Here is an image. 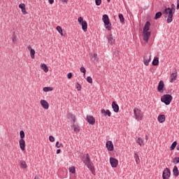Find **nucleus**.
I'll return each instance as SVG.
<instances>
[{
	"label": "nucleus",
	"mask_w": 179,
	"mask_h": 179,
	"mask_svg": "<svg viewBox=\"0 0 179 179\" xmlns=\"http://www.w3.org/2000/svg\"><path fill=\"white\" fill-rule=\"evenodd\" d=\"M63 3H68L69 0H60Z\"/></svg>",
	"instance_id": "nucleus-50"
},
{
	"label": "nucleus",
	"mask_w": 179,
	"mask_h": 179,
	"mask_svg": "<svg viewBox=\"0 0 179 179\" xmlns=\"http://www.w3.org/2000/svg\"><path fill=\"white\" fill-rule=\"evenodd\" d=\"M171 10L172 12L175 13L176 12V5L171 4Z\"/></svg>",
	"instance_id": "nucleus-47"
},
{
	"label": "nucleus",
	"mask_w": 179,
	"mask_h": 179,
	"mask_svg": "<svg viewBox=\"0 0 179 179\" xmlns=\"http://www.w3.org/2000/svg\"><path fill=\"white\" fill-rule=\"evenodd\" d=\"M163 15L165 17H167V23H171L173 22V16H174V11L171 8H167L163 11Z\"/></svg>",
	"instance_id": "nucleus-1"
},
{
	"label": "nucleus",
	"mask_w": 179,
	"mask_h": 179,
	"mask_svg": "<svg viewBox=\"0 0 179 179\" xmlns=\"http://www.w3.org/2000/svg\"><path fill=\"white\" fill-rule=\"evenodd\" d=\"M72 76H73L72 73H69L67 74V78L68 79H72Z\"/></svg>",
	"instance_id": "nucleus-48"
},
{
	"label": "nucleus",
	"mask_w": 179,
	"mask_h": 179,
	"mask_svg": "<svg viewBox=\"0 0 179 179\" xmlns=\"http://www.w3.org/2000/svg\"><path fill=\"white\" fill-rule=\"evenodd\" d=\"M19 8H20V9H21L22 14L27 15V11L26 10V4L20 3L19 5Z\"/></svg>",
	"instance_id": "nucleus-17"
},
{
	"label": "nucleus",
	"mask_w": 179,
	"mask_h": 179,
	"mask_svg": "<svg viewBox=\"0 0 179 179\" xmlns=\"http://www.w3.org/2000/svg\"><path fill=\"white\" fill-rule=\"evenodd\" d=\"M27 49L29 50V51H31V50H33L32 48H31V45H28L27 46Z\"/></svg>",
	"instance_id": "nucleus-53"
},
{
	"label": "nucleus",
	"mask_w": 179,
	"mask_h": 179,
	"mask_svg": "<svg viewBox=\"0 0 179 179\" xmlns=\"http://www.w3.org/2000/svg\"><path fill=\"white\" fill-rule=\"evenodd\" d=\"M95 3L96 6H100L101 5V0H95Z\"/></svg>",
	"instance_id": "nucleus-43"
},
{
	"label": "nucleus",
	"mask_w": 179,
	"mask_h": 179,
	"mask_svg": "<svg viewBox=\"0 0 179 179\" xmlns=\"http://www.w3.org/2000/svg\"><path fill=\"white\" fill-rule=\"evenodd\" d=\"M20 143V148L21 149V150L24 151L25 148H26V141H24V139H20L19 141Z\"/></svg>",
	"instance_id": "nucleus-16"
},
{
	"label": "nucleus",
	"mask_w": 179,
	"mask_h": 179,
	"mask_svg": "<svg viewBox=\"0 0 179 179\" xmlns=\"http://www.w3.org/2000/svg\"><path fill=\"white\" fill-rule=\"evenodd\" d=\"M136 143H138L140 146H145V143H143V139H142V138H138L136 140Z\"/></svg>",
	"instance_id": "nucleus-27"
},
{
	"label": "nucleus",
	"mask_w": 179,
	"mask_h": 179,
	"mask_svg": "<svg viewBox=\"0 0 179 179\" xmlns=\"http://www.w3.org/2000/svg\"><path fill=\"white\" fill-rule=\"evenodd\" d=\"M49 141L50 142H55V138H54V136H49Z\"/></svg>",
	"instance_id": "nucleus-46"
},
{
	"label": "nucleus",
	"mask_w": 179,
	"mask_h": 179,
	"mask_svg": "<svg viewBox=\"0 0 179 179\" xmlns=\"http://www.w3.org/2000/svg\"><path fill=\"white\" fill-rule=\"evenodd\" d=\"M59 153H61V150H60L59 149H58V150H57V155H59Z\"/></svg>",
	"instance_id": "nucleus-54"
},
{
	"label": "nucleus",
	"mask_w": 179,
	"mask_h": 179,
	"mask_svg": "<svg viewBox=\"0 0 179 179\" xmlns=\"http://www.w3.org/2000/svg\"><path fill=\"white\" fill-rule=\"evenodd\" d=\"M78 22L79 24H80L82 26V29H83V31H85V32L87 31V22L83 20V17H79L78 18Z\"/></svg>",
	"instance_id": "nucleus-6"
},
{
	"label": "nucleus",
	"mask_w": 179,
	"mask_h": 179,
	"mask_svg": "<svg viewBox=\"0 0 179 179\" xmlns=\"http://www.w3.org/2000/svg\"><path fill=\"white\" fill-rule=\"evenodd\" d=\"M110 164L111 167L113 169H115L118 166V159L114 158V157H110Z\"/></svg>",
	"instance_id": "nucleus-8"
},
{
	"label": "nucleus",
	"mask_w": 179,
	"mask_h": 179,
	"mask_svg": "<svg viewBox=\"0 0 179 179\" xmlns=\"http://www.w3.org/2000/svg\"><path fill=\"white\" fill-rule=\"evenodd\" d=\"M152 60V55H145L143 57V64L144 65H145V66H149V62H150V61Z\"/></svg>",
	"instance_id": "nucleus-9"
},
{
	"label": "nucleus",
	"mask_w": 179,
	"mask_h": 179,
	"mask_svg": "<svg viewBox=\"0 0 179 179\" xmlns=\"http://www.w3.org/2000/svg\"><path fill=\"white\" fill-rule=\"evenodd\" d=\"M176 9L178 10L179 9V0H177V6H176Z\"/></svg>",
	"instance_id": "nucleus-51"
},
{
	"label": "nucleus",
	"mask_w": 179,
	"mask_h": 179,
	"mask_svg": "<svg viewBox=\"0 0 179 179\" xmlns=\"http://www.w3.org/2000/svg\"><path fill=\"white\" fill-rule=\"evenodd\" d=\"M80 72H82L83 73H84V75H86V69H85V67H81L80 69Z\"/></svg>",
	"instance_id": "nucleus-44"
},
{
	"label": "nucleus",
	"mask_w": 179,
	"mask_h": 179,
	"mask_svg": "<svg viewBox=\"0 0 179 179\" xmlns=\"http://www.w3.org/2000/svg\"><path fill=\"white\" fill-rule=\"evenodd\" d=\"M110 0H107L108 2H110Z\"/></svg>",
	"instance_id": "nucleus-57"
},
{
	"label": "nucleus",
	"mask_w": 179,
	"mask_h": 179,
	"mask_svg": "<svg viewBox=\"0 0 179 179\" xmlns=\"http://www.w3.org/2000/svg\"><path fill=\"white\" fill-rule=\"evenodd\" d=\"M61 146H62V143L59 144V141L56 142V148H61Z\"/></svg>",
	"instance_id": "nucleus-49"
},
{
	"label": "nucleus",
	"mask_w": 179,
	"mask_h": 179,
	"mask_svg": "<svg viewBox=\"0 0 179 179\" xmlns=\"http://www.w3.org/2000/svg\"><path fill=\"white\" fill-rule=\"evenodd\" d=\"M164 88V82L163 80H160L158 85L157 91L158 92H163V89Z\"/></svg>",
	"instance_id": "nucleus-19"
},
{
	"label": "nucleus",
	"mask_w": 179,
	"mask_h": 179,
	"mask_svg": "<svg viewBox=\"0 0 179 179\" xmlns=\"http://www.w3.org/2000/svg\"><path fill=\"white\" fill-rule=\"evenodd\" d=\"M71 179H76V178H71Z\"/></svg>",
	"instance_id": "nucleus-58"
},
{
	"label": "nucleus",
	"mask_w": 179,
	"mask_h": 179,
	"mask_svg": "<svg viewBox=\"0 0 179 179\" xmlns=\"http://www.w3.org/2000/svg\"><path fill=\"white\" fill-rule=\"evenodd\" d=\"M86 120L91 125H94V124H96V119H94L92 115L87 116Z\"/></svg>",
	"instance_id": "nucleus-13"
},
{
	"label": "nucleus",
	"mask_w": 179,
	"mask_h": 179,
	"mask_svg": "<svg viewBox=\"0 0 179 179\" xmlns=\"http://www.w3.org/2000/svg\"><path fill=\"white\" fill-rule=\"evenodd\" d=\"M41 69H43V71H44V72H45V73H47V72H48V66H47V64H42L41 65Z\"/></svg>",
	"instance_id": "nucleus-26"
},
{
	"label": "nucleus",
	"mask_w": 179,
	"mask_h": 179,
	"mask_svg": "<svg viewBox=\"0 0 179 179\" xmlns=\"http://www.w3.org/2000/svg\"><path fill=\"white\" fill-rule=\"evenodd\" d=\"M87 81L88 82V83H93V79L90 76L87 78Z\"/></svg>",
	"instance_id": "nucleus-42"
},
{
	"label": "nucleus",
	"mask_w": 179,
	"mask_h": 179,
	"mask_svg": "<svg viewBox=\"0 0 179 179\" xmlns=\"http://www.w3.org/2000/svg\"><path fill=\"white\" fill-rule=\"evenodd\" d=\"M157 120L160 124L166 121V115H159L157 117Z\"/></svg>",
	"instance_id": "nucleus-21"
},
{
	"label": "nucleus",
	"mask_w": 179,
	"mask_h": 179,
	"mask_svg": "<svg viewBox=\"0 0 179 179\" xmlns=\"http://www.w3.org/2000/svg\"><path fill=\"white\" fill-rule=\"evenodd\" d=\"M152 65L154 66H157V65H159V57H155L154 60L152 61Z\"/></svg>",
	"instance_id": "nucleus-30"
},
{
	"label": "nucleus",
	"mask_w": 179,
	"mask_h": 179,
	"mask_svg": "<svg viewBox=\"0 0 179 179\" xmlns=\"http://www.w3.org/2000/svg\"><path fill=\"white\" fill-rule=\"evenodd\" d=\"M149 139V136L148 135H145V141H148Z\"/></svg>",
	"instance_id": "nucleus-55"
},
{
	"label": "nucleus",
	"mask_w": 179,
	"mask_h": 179,
	"mask_svg": "<svg viewBox=\"0 0 179 179\" xmlns=\"http://www.w3.org/2000/svg\"><path fill=\"white\" fill-rule=\"evenodd\" d=\"M177 71L176 70L174 73H172L170 76V82L171 83H173V82L176 81V80L177 79Z\"/></svg>",
	"instance_id": "nucleus-14"
},
{
	"label": "nucleus",
	"mask_w": 179,
	"mask_h": 179,
	"mask_svg": "<svg viewBox=\"0 0 179 179\" xmlns=\"http://www.w3.org/2000/svg\"><path fill=\"white\" fill-rule=\"evenodd\" d=\"M119 19L121 23H125V19L124 18V15L122 14H119Z\"/></svg>",
	"instance_id": "nucleus-35"
},
{
	"label": "nucleus",
	"mask_w": 179,
	"mask_h": 179,
	"mask_svg": "<svg viewBox=\"0 0 179 179\" xmlns=\"http://www.w3.org/2000/svg\"><path fill=\"white\" fill-rule=\"evenodd\" d=\"M171 175V172L169 168H166L162 173V178L163 179H169L170 178V176Z\"/></svg>",
	"instance_id": "nucleus-7"
},
{
	"label": "nucleus",
	"mask_w": 179,
	"mask_h": 179,
	"mask_svg": "<svg viewBox=\"0 0 179 179\" xmlns=\"http://www.w3.org/2000/svg\"><path fill=\"white\" fill-rule=\"evenodd\" d=\"M91 57L93 61L97 60V54H95V53L91 54Z\"/></svg>",
	"instance_id": "nucleus-40"
},
{
	"label": "nucleus",
	"mask_w": 179,
	"mask_h": 179,
	"mask_svg": "<svg viewBox=\"0 0 179 179\" xmlns=\"http://www.w3.org/2000/svg\"><path fill=\"white\" fill-rule=\"evenodd\" d=\"M12 40L13 43H16V41H17V39L16 38V35L13 34L12 36Z\"/></svg>",
	"instance_id": "nucleus-45"
},
{
	"label": "nucleus",
	"mask_w": 179,
	"mask_h": 179,
	"mask_svg": "<svg viewBox=\"0 0 179 179\" xmlns=\"http://www.w3.org/2000/svg\"><path fill=\"white\" fill-rule=\"evenodd\" d=\"M106 146L108 150H110V152H113V150H114V144H113V141H107Z\"/></svg>",
	"instance_id": "nucleus-12"
},
{
	"label": "nucleus",
	"mask_w": 179,
	"mask_h": 179,
	"mask_svg": "<svg viewBox=\"0 0 179 179\" xmlns=\"http://www.w3.org/2000/svg\"><path fill=\"white\" fill-rule=\"evenodd\" d=\"M68 118H71V121H73V124H75L76 122V117L73 114H69Z\"/></svg>",
	"instance_id": "nucleus-25"
},
{
	"label": "nucleus",
	"mask_w": 179,
	"mask_h": 179,
	"mask_svg": "<svg viewBox=\"0 0 179 179\" xmlns=\"http://www.w3.org/2000/svg\"><path fill=\"white\" fill-rule=\"evenodd\" d=\"M70 173H71L72 174H75L76 173V168L75 166H71L69 169Z\"/></svg>",
	"instance_id": "nucleus-38"
},
{
	"label": "nucleus",
	"mask_w": 179,
	"mask_h": 179,
	"mask_svg": "<svg viewBox=\"0 0 179 179\" xmlns=\"http://www.w3.org/2000/svg\"><path fill=\"white\" fill-rule=\"evenodd\" d=\"M56 30L58 31V33H59V34H61V36H64V31L62 30V27L57 26L56 27Z\"/></svg>",
	"instance_id": "nucleus-28"
},
{
	"label": "nucleus",
	"mask_w": 179,
	"mask_h": 179,
	"mask_svg": "<svg viewBox=\"0 0 179 179\" xmlns=\"http://www.w3.org/2000/svg\"><path fill=\"white\" fill-rule=\"evenodd\" d=\"M107 39H108V43L109 44H114L115 43V39H114V38H113V34H110L107 36Z\"/></svg>",
	"instance_id": "nucleus-20"
},
{
	"label": "nucleus",
	"mask_w": 179,
	"mask_h": 179,
	"mask_svg": "<svg viewBox=\"0 0 179 179\" xmlns=\"http://www.w3.org/2000/svg\"><path fill=\"white\" fill-rule=\"evenodd\" d=\"M40 103L41 106H42L43 108H44L45 110H48V108H50V104L47 101L42 99L41 100Z\"/></svg>",
	"instance_id": "nucleus-11"
},
{
	"label": "nucleus",
	"mask_w": 179,
	"mask_h": 179,
	"mask_svg": "<svg viewBox=\"0 0 179 179\" xmlns=\"http://www.w3.org/2000/svg\"><path fill=\"white\" fill-rule=\"evenodd\" d=\"M20 136L21 139H23L24 138V131L23 130L20 131Z\"/></svg>",
	"instance_id": "nucleus-41"
},
{
	"label": "nucleus",
	"mask_w": 179,
	"mask_h": 179,
	"mask_svg": "<svg viewBox=\"0 0 179 179\" xmlns=\"http://www.w3.org/2000/svg\"><path fill=\"white\" fill-rule=\"evenodd\" d=\"M54 90V88L52 87H43V92H52Z\"/></svg>",
	"instance_id": "nucleus-33"
},
{
	"label": "nucleus",
	"mask_w": 179,
	"mask_h": 179,
	"mask_svg": "<svg viewBox=\"0 0 179 179\" xmlns=\"http://www.w3.org/2000/svg\"><path fill=\"white\" fill-rule=\"evenodd\" d=\"M134 113L137 121H142L143 118V113H142V111L140 109L136 108H134Z\"/></svg>",
	"instance_id": "nucleus-5"
},
{
	"label": "nucleus",
	"mask_w": 179,
	"mask_h": 179,
	"mask_svg": "<svg viewBox=\"0 0 179 179\" xmlns=\"http://www.w3.org/2000/svg\"><path fill=\"white\" fill-rule=\"evenodd\" d=\"M48 2L50 5H52V3H54V0H48Z\"/></svg>",
	"instance_id": "nucleus-52"
},
{
	"label": "nucleus",
	"mask_w": 179,
	"mask_h": 179,
	"mask_svg": "<svg viewBox=\"0 0 179 179\" xmlns=\"http://www.w3.org/2000/svg\"><path fill=\"white\" fill-rule=\"evenodd\" d=\"M85 165H87V167L90 170V171L95 175V171H94V166H93V162L90 160V156H89V154H86L85 159L83 160Z\"/></svg>",
	"instance_id": "nucleus-2"
},
{
	"label": "nucleus",
	"mask_w": 179,
	"mask_h": 179,
	"mask_svg": "<svg viewBox=\"0 0 179 179\" xmlns=\"http://www.w3.org/2000/svg\"><path fill=\"white\" fill-rule=\"evenodd\" d=\"M162 15H163V13L162 12L157 13L155 16V20H157V19H160L162 17Z\"/></svg>",
	"instance_id": "nucleus-32"
},
{
	"label": "nucleus",
	"mask_w": 179,
	"mask_h": 179,
	"mask_svg": "<svg viewBox=\"0 0 179 179\" xmlns=\"http://www.w3.org/2000/svg\"><path fill=\"white\" fill-rule=\"evenodd\" d=\"M173 173L174 177H178V176H179V171H178V168L177 167V166H175L173 167Z\"/></svg>",
	"instance_id": "nucleus-23"
},
{
	"label": "nucleus",
	"mask_w": 179,
	"mask_h": 179,
	"mask_svg": "<svg viewBox=\"0 0 179 179\" xmlns=\"http://www.w3.org/2000/svg\"><path fill=\"white\" fill-rule=\"evenodd\" d=\"M150 34H151L150 31H143V37L145 43H148V41H149V38H150Z\"/></svg>",
	"instance_id": "nucleus-10"
},
{
	"label": "nucleus",
	"mask_w": 179,
	"mask_h": 179,
	"mask_svg": "<svg viewBox=\"0 0 179 179\" xmlns=\"http://www.w3.org/2000/svg\"><path fill=\"white\" fill-rule=\"evenodd\" d=\"M177 150H179V145L176 147Z\"/></svg>",
	"instance_id": "nucleus-56"
},
{
	"label": "nucleus",
	"mask_w": 179,
	"mask_h": 179,
	"mask_svg": "<svg viewBox=\"0 0 179 179\" xmlns=\"http://www.w3.org/2000/svg\"><path fill=\"white\" fill-rule=\"evenodd\" d=\"M102 20L104 23L105 27L108 31L111 30V24L110 23V18H108V15L106 14L103 15L102 17Z\"/></svg>",
	"instance_id": "nucleus-3"
},
{
	"label": "nucleus",
	"mask_w": 179,
	"mask_h": 179,
	"mask_svg": "<svg viewBox=\"0 0 179 179\" xmlns=\"http://www.w3.org/2000/svg\"><path fill=\"white\" fill-rule=\"evenodd\" d=\"M36 50H34V49H31L30 50V56L31 58H32V59H34V58H36Z\"/></svg>",
	"instance_id": "nucleus-29"
},
{
	"label": "nucleus",
	"mask_w": 179,
	"mask_h": 179,
	"mask_svg": "<svg viewBox=\"0 0 179 179\" xmlns=\"http://www.w3.org/2000/svg\"><path fill=\"white\" fill-rule=\"evenodd\" d=\"M176 146H177V141H174L171 147H170V150H174V149H176Z\"/></svg>",
	"instance_id": "nucleus-36"
},
{
	"label": "nucleus",
	"mask_w": 179,
	"mask_h": 179,
	"mask_svg": "<svg viewBox=\"0 0 179 179\" xmlns=\"http://www.w3.org/2000/svg\"><path fill=\"white\" fill-rule=\"evenodd\" d=\"M112 108L115 113H118L120 111V106H118V104H117L115 101L112 103Z\"/></svg>",
	"instance_id": "nucleus-18"
},
{
	"label": "nucleus",
	"mask_w": 179,
	"mask_h": 179,
	"mask_svg": "<svg viewBox=\"0 0 179 179\" xmlns=\"http://www.w3.org/2000/svg\"><path fill=\"white\" fill-rule=\"evenodd\" d=\"M150 29V22L148 21L145 24L143 31H149Z\"/></svg>",
	"instance_id": "nucleus-22"
},
{
	"label": "nucleus",
	"mask_w": 179,
	"mask_h": 179,
	"mask_svg": "<svg viewBox=\"0 0 179 179\" xmlns=\"http://www.w3.org/2000/svg\"><path fill=\"white\" fill-rule=\"evenodd\" d=\"M173 163H174V164H178V163H179V157H176L173 159Z\"/></svg>",
	"instance_id": "nucleus-39"
},
{
	"label": "nucleus",
	"mask_w": 179,
	"mask_h": 179,
	"mask_svg": "<svg viewBox=\"0 0 179 179\" xmlns=\"http://www.w3.org/2000/svg\"><path fill=\"white\" fill-rule=\"evenodd\" d=\"M101 113L102 114H105V115H108V117H111V112L110 111V110H106L104 109H102Z\"/></svg>",
	"instance_id": "nucleus-24"
},
{
	"label": "nucleus",
	"mask_w": 179,
	"mask_h": 179,
	"mask_svg": "<svg viewBox=\"0 0 179 179\" xmlns=\"http://www.w3.org/2000/svg\"><path fill=\"white\" fill-rule=\"evenodd\" d=\"M171 100H173V96L170 94H164L161 98V101L164 103L166 106H169L171 103Z\"/></svg>",
	"instance_id": "nucleus-4"
},
{
	"label": "nucleus",
	"mask_w": 179,
	"mask_h": 179,
	"mask_svg": "<svg viewBox=\"0 0 179 179\" xmlns=\"http://www.w3.org/2000/svg\"><path fill=\"white\" fill-rule=\"evenodd\" d=\"M76 89H77L78 92H80V90H82V85H80V84H79L78 83H76Z\"/></svg>",
	"instance_id": "nucleus-37"
},
{
	"label": "nucleus",
	"mask_w": 179,
	"mask_h": 179,
	"mask_svg": "<svg viewBox=\"0 0 179 179\" xmlns=\"http://www.w3.org/2000/svg\"><path fill=\"white\" fill-rule=\"evenodd\" d=\"M71 128L73 129L74 132H76V134L80 132V127H79V124H78L73 123Z\"/></svg>",
	"instance_id": "nucleus-15"
},
{
	"label": "nucleus",
	"mask_w": 179,
	"mask_h": 179,
	"mask_svg": "<svg viewBox=\"0 0 179 179\" xmlns=\"http://www.w3.org/2000/svg\"><path fill=\"white\" fill-rule=\"evenodd\" d=\"M21 169H27V164H26V162L21 161L20 162Z\"/></svg>",
	"instance_id": "nucleus-31"
},
{
	"label": "nucleus",
	"mask_w": 179,
	"mask_h": 179,
	"mask_svg": "<svg viewBox=\"0 0 179 179\" xmlns=\"http://www.w3.org/2000/svg\"><path fill=\"white\" fill-rule=\"evenodd\" d=\"M134 159H136V163L139 164L141 163V159H139V155L138 153H136L134 155Z\"/></svg>",
	"instance_id": "nucleus-34"
}]
</instances>
